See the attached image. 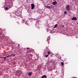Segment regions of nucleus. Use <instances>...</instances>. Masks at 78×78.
<instances>
[{
  "instance_id": "15",
  "label": "nucleus",
  "mask_w": 78,
  "mask_h": 78,
  "mask_svg": "<svg viewBox=\"0 0 78 78\" xmlns=\"http://www.w3.org/2000/svg\"><path fill=\"white\" fill-rule=\"evenodd\" d=\"M48 53L49 54L50 53V52H48Z\"/></svg>"
},
{
  "instance_id": "1",
  "label": "nucleus",
  "mask_w": 78,
  "mask_h": 78,
  "mask_svg": "<svg viewBox=\"0 0 78 78\" xmlns=\"http://www.w3.org/2000/svg\"><path fill=\"white\" fill-rule=\"evenodd\" d=\"M66 10L68 11H70V5H67L66 7Z\"/></svg>"
},
{
  "instance_id": "20",
  "label": "nucleus",
  "mask_w": 78,
  "mask_h": 78,
  "mask_svg": "<svg viewBox=\"0 0 78 78\" xmlns=\"http://www.w3.org/2000/svg\"><path fill=\"white\" fill-rule=\"evenodd\" d=\"M75 0V1H76V0Z\"/></svg>"
},
{
  "instance_id": "13",
  "label": "nucleus",
  "mask_w": 78,
  "mask_h": 78,
  "mask_svg": "<svg viewBox=\"0 0 78 78\" xmlns=\"http://www.w3.org/2000/svg\"><path fill=\"white\" fill-rule=\"evenodd\" d=\"M5 9H8V7H6Z\"/></svg>"
},
{
  "instance_id": "10",
  "label": "nucleus",
  "mask_w": 78,
  "mask_h": 78,
  "mask_svg": "<svg viewBox=\"0 0 78 78\" xmlns=\"http://www.w3.org/2000/svg\"><path fill=\"white\" fill-rule=\"evenodd\" d=\"M15 56V54L13 55L12 54L10 55H9V56Z\"/></svg>"
},
{
  "instance_id": "6",
  "label": "nucleus",
  "mask_w": 78,
  "mask_h": 78,
  "mask_svg": "<svg viewBox=\"0 0 78 78\" xmlns=\"http://www.w3.org/2000/svg\"><path fill=\"white\" fill-rule=\"evenodd\" d=\"M47 78V76L45 75H43L41 77V78Z\"/></svg>"
},
{
  "instance_id": "19",
  "label": "nucleus",
  "mask_w": 78,
  "mask_h": 78,
  "mask_svg": "<svg viewBox=\"0 0 78 78\" xmlns=\"http://www.w3.org/2000/svg\"><path fill=\"white\" fill-rule=\"evenodd\" d=\"M27 49H29V48H27Z\"/></svg>"
},
{
  "instance_id": "4",
  "label": "nucleus",
  "mask_w": 78,
  "mask_h": 78,
  "mask_svg": "<svg viewBox=\"0 0 78 78\" xmlns=\"http://www.w3.org/2000/svg\"><path fill=\"white\" fill-rule=\"evenodd\" d=\"M71 20H77V19L76 17H73V18L71 19Z\"/></svg>"
},
{
  "instance_id": "3",
  "label": "nucleus",
  "mask_w": 78,
  "mask_h": 78,
  "mask_svg": "<svg viewBox=\"0 0 78 78\" xmlns=\"http://www.w3.org/2000/svg\"><path fill=\"white\" fill-rule=\"evenodd\" d=\"M31 9H34V5L33 4H31Z\"/></svg>"
},
{
  "instance_id": "8",
  "label": "nucleus",
  "mask_w": 78,
  "mask_h": 78,
  "mask_svg": "<svg viewBox=\"0 0 78 78\" xmlns=\"http://www.w3.org/2000/svg\"><path fill=\"white\" fill-rule=\"evenodd\" d=\"M54 8V6L53 5L51 6V9H53Z\"/></svg>"
},
{
  "instance_id": "14",
  "label": "nucleus",
  "mask_w": 78,
  "mask_h": 78,
  "mask_svg": "<svg viewBox=\"0 0 78 78\" xmlns=\"http://www.w3.org/2000/svg\"><path fill=\"white\" fill-rule=\"evenodd\" d=\"M46 57H48V55H47L45 56Z\"/></svg>"
},
{
  "instance_id": "17",
  "label": "nucleus",
  "mask_w": 78,
  "mask_h": 78,
  "mask_svg": "<svg viewBox=\"0 0 78 78\" xmlns=\"http://www.w3.org/2000/svg\"><path fill=\"white\" fill-rule=\"evenodd\" d=\"M26 24H27H27H28V23H26Z\"/></svg>"
},
{
  "instance_id": "9",
  "label": "nucleus",
  "mask_w": 78,
  "mask_h": 78,
  "mask_svg": "<svg viewBox=\"0 0 78 78\" xmlns=\"http://www.w3.org/2000/svg\"><path fill=\"white\" fill-rule=\"evenodd\" d=\"M57 26H58V24H55V26L54 28H56V27H57Z\"/></svg>"
},
{
  "instance_id": "12",
  "label": "nucleus",
  "mask_w": 78,
  "mask_h": 78,
  "mask_svg": "<svg viewBox=\"0 0 78 78\" xmlns=\"http://www.w3.org/2000/svg\"><path fill=\"white\" fill-rule=\"evenodd\" d=\"M62 66H63L64 65V63H63V62H62L61 63Z\"/></svg>"
},
{
  "instance_id": "11",
  "label": "nucleus",
  "mask_w": 78,
  "mask_h": 78,
  "mask_svg": "<svg viewBox=\"0 0 78 78\" xmlns=\"http://www.w3.org/2000/svg\"><path fill=\"white\" fill-rule=\"evenodd\" d=\"M64 13L65 14H66L67 13V12H66V11H65Z\"/></svg>"
},
{
  "instance_id": "7",
  "label": "nucleus",
  "mask_w": 78,
  "mask_h": 78,
  "mask_svg": "<svg viewBox=\"0 0 78 78\" xmlns=\"http://www.w3.org/2000/svg\"><path fill=\"white\" fill-rule=\"evenodd\" d=\"M46 8H48L49 9H51V6H46Z\"/></svg>"
},
{
  "instance_id": "2",
  "label": "nucleus",
  "mask_w": 78,
  "mask_h": 78,
  "mask_svg": "<svg viewBox=\"0 0 78 78\" xmlns=\"http://www.w3.org/2000/svg\"><path fill=\"white\" fill-rule=\"evenodd\" d=\"M57 3V2L56 1H55L52 2V5H56Z\"/></svg>"
},
{
  "instance_id": "18",
  "label": "nucleus",
  "mask_w": 78,
  "mask_h": 78,
  "mask_svg": "<svg viewBox=\"0 0 78 78\" xmlns=\"http://www.w3.org/2000/svg\"><path fill=\"white\" fill-rule=\"evenodd\" d=\"M9 56H8L6 57L7 58V57H8Z\"/></svg>"
},
{
  "instance_id": "16",
  "label": "nucleus",
  "mask_w": 78,
  "mask_h": 78,
  "mask_svg": "<svg viewBox=\"0 0 78 78\" xmlns=\"http://www.w3.org/2000/svg\"><path fill=\"white\" fill-rule=\"evenodd\" d=\"M64 27V25L62 26V27Z\"/></svg>"
},
{
  "instance_id": "5",
  "label": "nucleus",
  "mask_w": 78,
  "mask_h": 78,
  "mask_svg": "<svg viewBox=\"0 0 78 78\" xmlns=\"http://www.w3.org/2000/svg\"><path fill=\"white\" fill-rule=\"evenodd\" d=\"M28 74L29 76H30L31 75H32V73H31V72H28Z\"/></svg>"
}]
</instances>
